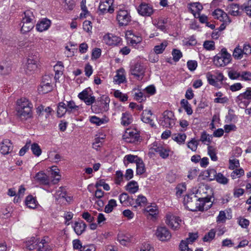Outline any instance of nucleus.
<instances>
[{"instance_id": "obj_1", "label": "nucleus", "mask_w": 251, "mask_h": 251, "mask_svg": "<svg viewBox=\"0 0 251 251\" xmlns=\"http://www.w3.org/2000/svg\"><path fill=\"white\" fill-rule=\"evenodd\" d=\"M211 198L204 197L197 199L196 196L191 195L185 196L183 203L186 207L192 211H203L208 209L212 205Z\"/></svg>"}, {"instance_id": "obj_2", "label": "nucleus", "mask_w": 251, "mask_h": 251, "mask_svg": "<svg viewBox=\"0 0 251 251\" xmlns=\"http://www.w3.org/2000/svg\"><path fill=\"white\" fill-rule=\"evenodd\" d=\"M32 104L26 98H23L17 101L16 115L22 121L32 117Z\"/></svg>"}, {"instance_id": "obj_3", "label": "nucleus", "mask_w": 251, "mask_h": 251, "mask_svg": "<svg viewBox=\"0 0 251 251\" xmlns=\"http://www.w3.org/2000/svg\"><path fill=\"white\" fill-rule=\"evenodd\" d=\"M26 247L29 250H36V251H50V248L45 240H40L35 237H31L26 241Z\"/></svg>"}, {"instance_id": "obj_4", "label": "nucleus", "mask_w": 251, "mask_h": 251, "mask_svg": "<svg viewBox=\"0 0 251 251\" xmlns=\"http://www.w3.org/2000/svg\"><path fill=\"white\" fill-rule=\"evenodd\" d=\"M35 22V16L32 10H28L24 12V17L22 19L21 32L26 33L30 31L34 27Z\"/></svg>"}, {"instance_id": "obj_5", "label": "nucleus", "mask_w": 251, "mask_h": 251, "mask_svg": "<svg viewBox=\"0 0 251 251\" xmlns=\"http://www.w3.org/2000/svg\"><path fill=\"white\" fill-rule=\"evenodd\" d=\"M39 60V54L38 52L31 53L25 66V73L27 74H31L34 72L38 67Z\"/></svg>"}, {"instance_id": "obj_6", "label": "nucleus", "mask_w": 251, "mask_h": 251, "mask_svg": "<svg viewBox=\"0 0 251 251\" xmlns=\"http://www.w3.org/2000/svg\"><path fill=\"white\" fill-rule=\"evenodd\" d=\"M231 60V55L227 52L226 49L223 48L221 52L214 57V64L217 67H223L228 64Z\"/></svg>"}, {"instance_id": "obj_7", "label": "nucleus", "mask_w": 251, "mask_h": 251, "mask_svg": "<svg viewBox=\"0 0 251 251\" xmlns=\"http://www.w3.org/2000/svg\"><path fill=\"white\" fill-rule=\"evenodd\" d=\"M52 90V76L50 75H45L43 76L38 88V92L41 94H45L50 92Z\"/></svg>"}, {"instance_id": "obj_8", "label": "nucleus", "mask_w": 251, "mask_h": 251, "mask_svg": "<svg viewBox=\"0 0 251 251\" xmlns=\"http://www.w3.org/2000/svg\"><path fill=\"white\" fill-rule=\"evenodd\" d=\"M116 19L120 26H125L130 21V16L127 10L121 9L117 13Z\"/></svg>"}, {"instance_id": "obj_9", "label": "nucleus", "mask_w": 251, "mask_h": 251, "mask_svg": "<svg viewBox=\"0 0 251 251\" xmlns=\"http://www.w3.org/2000/svg\"><path fill=\"white\" fill-rule=\"evenodd\" d=\"M165 222L171 228L176 230L179 227L182 221L179 217L169 213L167 214Z\"/></svg>"}, {"instance_id": "obj_10", "label": "nucleus", "mask_w": 251, "mask_h": 251, "mask_svg": "<svg viewBox=\"0 0 251 251\" xmlns=\"http://www.w3.org/2000/svg\"><path fill=\"white\" fill-rule=\"evenodd\" d=\"M140 135L136 131H132L127 129L123 135V139L127 143H135L138 142L140 139Z\"/></svg>"}, {"instance_id": "obj_11", "label": "nucleus", "mask_w": 251, "mask_h": 251, "mask_svg": "<svg viewBox=\"0 0 251 251\" xmlns=\"http://www.w3.org/2000/svg\"><path fill=\"white\" fill-rule=\"evenodd\" d=\"M155 235L157 238L162 241H166L171 238V234L169 230L165 226L158 227L156 230Z\"/></svg>"}, {"instance_id": "obj_12", "label": "nucleus", "mask_w": 251, "mask_h": 251, "mask_svg": "<svg viewBox=\"0 0 251 251\" xmlns=\"http://www.w3.org/2000/svg\"><path fill=\"white\" fill-rule=\"evenodd\" d=\"M174 115L171 111L166 110L163 113V120L161 124L166 127H171L175 125Z\"/></svg>"}, {"instance_id": "obj_13", "label": "nucleus", "mask_w": 251, "mask_h": 251, "mask_svg": "<svg viewBox=\"0 0 251 251\" xmlns=\"http://www.w3.org/2000/svg\"><path fill=\"white\" fill-rule=\"evenodd\" d=\"M114 0H101L99 5V10L102 14L105 13H112L114 8L112 6Z\"/></svg>"}, {"instance_id": "obj_14", "label": "nucleus", "mask_w": 251, "mask_h": 251, "mask_svg": "<svg viewBox=\"0 0 251 251\" xmlns=\"http://www.w3.org/2000/svg\"><path fill=\"white\" fill-rule=\"evenodd\" d=\"M212 15L215 19L220 20L221 22L229 24L231 22V20L228 17L227 13L225 12L221 9H216L212 12Z\"/></svg>"}, {"instance_id": "obj_15", "label": "nucleus", "mask_w": 251, "mask_h": 251, "mask_svg": "<svg viewBox=\"0 0 251 251\" xmlns=\"http://www.w3.org/2000/svg\"><path fill=\"white\" fill-rule=\"evenodd\" d=\"M131 74L138 79H141L145 73V68L140 63H136L130 69Z\"/></svg>"}, {"instance_id": "obj_16", "label": "nucleus", "mask_w": 251, "mask_h": 251, "mask_svg": "<svg viewBox=\"0 0 251 251\" xmlns=\"http://www.w3.org/2000/svg\"><path fill=\"white\" fill-rule=\"evenodd\" d=\"M139 14L143 16H150L153 13L151 5L146 3H142L138 8Z\"/></svg>"}, {"instance_id": "obj_17", "label": "nucleus", "mask_w": 251, "mask_h": 251, "mask_svg": "<svg viewBox=\"0 0 251 251\" xmlns=\"http://www.w3.org/2000/svg\"><path fill=\"white\" fill-rule=\"evenodd\" d=\"M152 153H157L160 157L163 159L167 158L169 155L170 150L164 148L161 145L157 146L153 145V147L151 149V152Z\"/></svg>"}, {"instance_id": "obj_18", "label": "nucleus", "mask_w": 251, "mask_h": 251, "mask_svg": "<svg viewBox=\"0 0 251 251\" xmlns=\"http://www.w3.org/2000/svg\"><path fill=\"white\" fill-rule=\"evenodd\" d=\"M13 150L12 144L9 139H4L0 143V151L4 154H8Z\"/></svg>"}, {"instance_id": "obj_19", "label": "nucleus", "mask_w": 251, "mask_h": 251, "mask_svg": "<svg viewBox=\"0 0 251 251\" xmlns=\"http://www.w3.org/2000/svg\"><path fill=\"white\" fill-rule=\"evenodd\" d=\"M104 42L109 45L113 46L117 45L121 40V39L116 36L111 34H107L103 37Z\"/></svg>"}, {"instance_id": "obj_20", "label": "nucleus", "mask_w": 251, "mask_h": 251, "mask_svg": "<svg viewBox=\"0 0 251 251\" xmlns=\"http://www.w3.org/2000/svg\"><path fill=\"white\" fill-rule=\"evenodd\" d=\"M50 182L53 184L57 183L61 179V175L59 174V169L55 166L51 168L50 176Z\"/></svg>"}, {"instance_id": "obj_21", "label": "nucleus", "mask_w": 251, "mask_h": 251, "mask_svg": "<svg viewBox=\"0 0 251 251\" xmlns=\"http://www.w3.org/2000/svg\"><path fill=\"white\" fill-rule=\"evenodd\" d=\"M35 181L41 184L49 185L50 180L48 178L47 176L43 172H39L37 173L34 177Z\"/></svg>"}, {"instance_id": "obj_22", "label": "nucleus", "mask_w": 251, "mask_h": 251, "mask_svg": "<svg viewBox=\"0 0 251 251\" xmlns=\"http://www.w3.org/2000/svg\"><path fill=\"white\" fill-rule=\"evenodd\" d=\"M226 10L228 14L233 16H238L241 15L239 5L236 4L232 3L228 5Z\"/></svg>"}, {"instance_id": "obj_23", "label": "nucleus", "mask_w": 251, "mask_h": 251, "mask_svg": "<svg viewBox=\"0 0 251 251\" xmlns=\"http://www.w3.org/2000/svg\"><path fill=\"white\" fill-rule=\"evenodd\" d=\"M50 25V20L47 19H44L36 25V28L38 31L43 32L47 30Z\"/></svg>"}, {"instance_id": "obj_24", "label": "nucleus", "mask_w": 251, "mask_h": 251, "mask_svg": "<svg viewBox=\"0 0 251 251\" xmlns=\"http://www.w3.org/2000/svg\"><path fill=\"white\" fill-rule=\"evenodd\" d=\"M86 225L83 222H76L75 223L74 229L75 232L78 235H81L85 230Z\"/></svg>"}, {"instance_id": "obj_25", "label": "nucleus", "mask_w": 251, "mask_h": 251, "mask_svg": "<svg viewBox=\"0 0 251 251\" xmlns=\"http://www.w3.org/2000/svg\"><path fill=\"white\" fill-rule=\"evenodd\" d=\"M25 203L29 208L34 209L36 207L38 202L35 198L31 195H29L26 197Z\"/></svg>"}, {"instance_id": "obj_26", "label": "nucleus", "mask_w": 251, "mask_h": 251, "mask_svg": "<svg viewBox=\"0 0 251 251\" xmlns=\"http://www.w3.org/2000/svg\"><path fill=\"white\" fill-rule=\"evenodd\" d=\"M138 156L132 154L126 155L124 158V163L125 166H127L129 163H135L138 161V160H140Z\"/></svg>"}, {"instance_id": "obj_27", "label": "nucleus", "mask_w": 251, "mask_h": 251, "mask_svg": "<svg viewBox=\"0 0 251 251\" xmlns=\"http://www.w3.org/2000/svg\"><path fill=\"white\" fill-rule=\"evenodd\" d=\"M152 113L151 110H145L143 112L141 119L145 123L153 126L152 120L151 119Z\"/></svg>"}, {"instance_id": "obj_28", "label": "nucleus", "mask_w": 251, "mask_h": 251, "mask_svg": "<svg viewBox=\"0 0 251 251\" xmlns=\"http://www.w3.org/2000/svg\"><path fill=\"white\" fill-rule=\"evenodd\" d=\"M65 105L67 112L69 113H75L79 109V106L73 101H66Z\"/></svg>"}, {"instance_id": "obj_29", "label": "nucleus", "mask_w": 251, "mask_h": 251, "mask_svg": "<svg viewBox=\"0 0 251 251\" xmlns=\"http://www.w3.org/2000/svg\"><path fill=\"white\" fill-rule=\"evenodd\" d=\"M123 71V70H120L117 71L116 75L113 78V82L115 84H121L125 81L126 77Z\"/></svg>"}, {"instance_id": "obj_30", "label": "nucleus", "mask_w": 251, "mask_h": 251, "mask_svg": "<svg viewBox=\"0 0 251 251\" xmlns=\"http://www.w3.org/2000/svg\"><path fill=\"white\" fill-rule=\"evenodd\" d=\"M147 202L148 201L147 198L145 196L142 195H140L137 197V198L136 199V205H134L133 207L135 208H136L138 206L144 207L147 205Z\"/></svg>"}, {"instance_id": "obj_31", "label": "nucleus", "mask_w": 251, "mask_h": 251, "mask_svg": "<svg viewBox=\"0 0 251 251\" xmlns=\"http://www.w3.org/2000/svg\"><path fill=\"white\" fill-rule=\"evenodd\" d=\"M132 122V116L128 113L125 112L122 114L121 124L124 126H128Z\"/></svg>"}, {"instance_id": "obj_32", "label": "nucleus", "mask_w": 251, "mask_h": 251, "mask_svg": "<svg viewBox=\"0 0 251 251\" xmlns=\"http://www.w3.org/2000/svg\"><path fill=\"white\" fill-rule=\"evenodd\" d=\"M126 190L131 194L135 193L138 190V185L137 182L131 181L126 186Z\"/></svg>"}, {"instance_id": "obj_33", "label": "nucleus", "mask_w": 251, "mask_h": 251, "mask_svg": "<svg viewBox=\"0 0 251 251\" xmlns=\"http://www.w3.org/2000/svg\"><path fill=\"white\" fill-rule=\"evenodd\" d=\"M66 193L62 187H60L58 190L56 191L54 194V197L57 201L62 199L66 201H68L66 197Z\"/></svg>"}, {"instance_id": "obj_34", "label": "nucleus", "mask_w": 251, "mask_h": 251, "mask_svg": "<svg viewBox=\"0 0 251 251\" xmlns=\"http://www.w3.org/2000/svg\"><path fill=\"white\" fill-rule=\"evenodd\" d=\"M217 173L213 169H208L203 173V175L210 181L214 180Z\"/></svg>"}, {"instance_id": "obj_35", "label": "nucleus", "mask_w": 251, "mask_h": 251, "mask_svg": "<svg viewBox=\"0 0 251 251\" xmlns=\"http://www.w3.org/2000/svg\"><path fill=\"white\" fill-rule=\"evenodd\" d=\"M118 241L121 245L126 246L131 242V239L126 235L119 234L118 236Z\"/></svg>"}, {"instance_id": "obj_36", "label": "nucleus", "mask_w": 251, "mask_h": 251, "mask_svg": "<svg viewBox=\"0 0 251 251\" xmlns=\"http://www.w3.org/2000/svg\"><path fill=\"white\" fill-rule=\"evenodd\" d=\"M67 112L65 103L63 102H59L57 107V114L59 117H61Z\"/></svg>"}, {"instance_id": "obj_37", "label": "nucleus", "mask_w": 251, "mask_h": 251, "mask_svg": "<svg viewBox=\"0 0 251 251\" xmlns=\"http://www.w3.org/2000/svg\"><path fill=\"white\" fill-rule=\"evenodd\" d=\"M186 138V136L184 133H177L173 134V139L179 144L184 143Z\"/></svg>"}, {"instance_id": "obj_38", "label": "nucleus", "mask_w": 251, "mask_h": 251, "mask_svg": "<svg viewBox=\"0 0 251 251\" xmlns=\"http://www.w3.org/2000/svg\"><path fill=\"white\" fill-rule=\"evenodd\" d=\"M232 55L236 59H241L243 57L244 54L242 47L239 46L236 47L233 52Z\"/></svg>"}, {"instance_id": "obj_39", "label": "nucleus", "mask_w": 251, "mask_h": 251, "mask_svg": "<svg viewBox=\"0 0 251 251\" xmlns=\"http://www.w3.org/2000/svg\"><path fill=\"white\" fill-rule=\"evenodd\" d=\"M136 165V174L140 175L145 172V168L143 160L141 159L137 162Z\"/></svg>"}, {"instance_id": "obj_40", "label": "nucleus", "mask_w": 251, "mask_h": 251, "mask_svg": "<svg viewBox=\"0 0 251 251\" xmlns=\"http://www.w3.org/2000/svg\"><path fill=\"white\" fill-rule=\"evenodd\" d=\"M167 45V41H164L160 45L155 46L153 49L154 52L156 54L162 53Z\"/></svg>"}, {"instance_id": "obj_41", "label": "nucleus", "mask_w": 251, "mask_h": 251, "mask_svg": "<svg viewBox=\"0 0 251 251\" xmlns=\"http://www.w3.org/2000/svg\"><path fill=\"white\" fill-rule=\"evenodd\" d=\"M116 206V201L114 199H111L109 201L108 204L105 206L104 211L107 213H109L112 212L114 207Z\"/></svg>"}, {"instance_id": "obj_42", "label": "nucleus", "mask_w": 251, "mask_h": 251, "mask_svg": "<svg viewBox=\"0 0 251 251\" xmlns=\"http://www.w3.org/2000/svg\"><path fill=\"white\" fill-rule=\"evenodd\" d=\"M251 98V89H248L244 93L240 94L237 97V100L242 101L243 99L249 100Z\"/></svg>"}, {"instance_id": "obj_43", "label": "nucleus", "mask_w": 251, "mask_h": 251, "mask_svg": "<svg viewBox=\"0 0 251 251\" xmlns=\"http://www.w3.org/2000/svg\"><path fill=\"white\" fill-rule=\"evenodd\" d=\"M119 200L121 203H126V201L129 202L131 206L133 204L131 203V200L133 201L132 198H130L128 195L125 193L121 194L119 196Z\"/></svg>"}, {"instance_id": "obj_44", "label": "nucleus", "mask_w": 251, "mask_h": 251, "mask_svg": "<svg viewBox=\"0 0 251 251\" xmlns=\"http://www.w3.org/2000/svg\"><path fill=\"white\" fill-rule=\"evenodd\" d=\"M145 210L149 213V215L153 217L156 216L158 213V210L156 205H150L147 206Z\"/></svg>"}, {"instance_id": "obj_45", "label": "nucleus", "mask_w": 251, "mask_h": 251, "mask_svg": "<svg viewBox=\"0 0 251 251\" xmlns=\"http://www.w3.org/2000/svg\"><path fill=\"white\" fill-rule=\"evenodd\" d=\"M90 122L92 123L95 124L98 126H100L102 124L106 123L107 122V120L106 119H100L99 117L94 116L91 117Z\"/></svg>"}, {"instance_id": "obj_46", "label": "nucleus", "mask_w": 251, "mask_h": 251, "mask_svg": "<svg viewBox=\"0 0 251 251\" xmlns=\"http://www.w3.org/2000/svg\"><path fill=\"white\" fill-rule=\"evenodd\" d=\"M216 231L215 229H212L210 230L205 236L203 237V241L204 242H210L212 241L215 236Z\"/></svg>"}, {"instance_id": "obj_47", "label": "nucleus", "mask_w": 251, "mask_h": 251, "mask_svg": "<svg viewBox=\"0 0 251 251\" xmlns=\"http://www.w3.org/2000/svg\"><path fill=\"white\" fill-rule=\"evenodd\" d=\"M31 150L33 154L36 156H39L41 154L42 150L39 145L37 143H33L31 145Z\"/></svg>"}, {"instance_id": "obj_48", "label": "nucleus", "mask_w": 251, "mask_h": 251, "mask_svg": "<svg viewBox=\"0 0 251 251\" xmlns=\"http://www.w3.org/2000/svg\"><path fill=\"white\" fill-rule=\"evenodd\" d=\"M215 179L218 182L223 184H226L228 182L227 178L221 173H218Z\"/></svg>"}, {"instance_id": "obj_49", "label": "nucleus", "mask_w": 251, "mask_h": 251, "mask_svg": "<svg viewBox=\"0 0 251 251\" xmlns=\"http://www.w3.org/2000/svg\"><path fill=\"white\" fill-rule=\"evenodd\" d=\"M199 142V141L198 140H196L194 139H192L190 142L188 143L187 147L192 151H196L197 149Z\"/></svg>"}, {"instance_id": "obj_50", "label": "nucleus", "mask_w": 251, "mask_h": 251, "mask_svg": "<svg viewBox=\"0 0 251 251\" xmlns=\"http://www.w3.org/2000/svg\"><path fill=\"white\" fill-rule=\"evenodd\" d=\"M206 78L208 83L213 86H216L218 85L217 82L216 80L215 76L212 75L210 73H208L206 74Z\"/></svg>"}, {"instance_id": "obj_51", "label": "nucleus", "mask_w": 251, "mask_h": 251, "mask_svg": "<svg viewBox=\"0 0 251 251\" xmlns=\"http://www.w3.org/2000/svg\"><path fill=\"white\" fill-rule=\"evenodd\" d=\"M64 69V66L63 63L61 62H58L54 66V70L55 72V76L56 75H59L62 74Z\"/></svg>"}, {"instance_id": "obj_52", "label": "nucleus", "mask_w": 251, "mask_h": 251, "mask_svg": "<svg viewBox=\"0 0 251 251\" xmlns=\"http://www.w3.org/2000/svg\"><path fill=\"white\" fill-rule=\"evenodd\" d=\"M244 174V171L242 169L234 170L231 174L232 179L239 178Z\"/></svg>"}, {"instance_id": "obj_53", "label": "nucleus", "mask_w": 251, "mask_h": 251, "mask_svg": "<svg viewBox=\"0 0 251 251\" xmlns=\"http://www.w3.org/2000/svg\"><path fill=\"white\" fill-rule=\"evenodd\" d=\"M200 141L204 144H208L211 142L210 137L206 132L204 131L201 133Z\"/></svg>"}, {"instance_id": "obj_54", "label": "nucleus", "mask_w": 251, "mask_h": 251, "mask_svg": "<svg viewBox=\"0 0 251 251\" xmlns=\"http://www.w3.org/2000/svg\"><path fill=\"white\" fill-rule=\"evenodd\" d=\"M110 102V100L108 97H105V99H102L100 101V104L101 105V110L104 111H106L108 109L109 107V103Z\"/></svg>"}, {"instance_id": "obj_55", "label": "nucleus", "mask_w": 251, "mask_h": 251, "mask_svg": "<svg viewBox=\"0 0 251 251\" xmlns=\"http://www.w3.org/2000/svg\"><path fill=\"white\" fill-rule=\"evenodd\" d=\"M203 46L206 50H211L215 49V43L213 41H206Z\"/></svg>"}, {"instance_id": "obj_56", "label": "nucleus", "mask_w": 251, "mask_h": 251, "mask_svg": "<svg viewBox=\"0 0 251 251\" xmlns=\"http://www.w3.org/2000/svg\"><path fill=\"white\" fill-rule=\"evenodd\" d=\"M114 95L116 98H119L122 101H126L128 99L127 95L123 94L119 90L115 91Z\"/></svg>"}, {"instance_id": "obj_57", "label": "nucleus", "mask_w": 251, "mask_h": 251, "mask_svg": "<svg viewBox=\"0 0 251 251\" xmlns=\"http://www.w3.org/2000/svg\"><path fill=\"white\" fill-rule=\"evenodd\" d=\"M208 154L212 160L214 161L217 160L218 158L215 151L212 147H208Z\"/></svg>"}, {"instance_id": "obj_58", "label": "nucleus", "mask_w": 251, "mask_h": 251, "mask_svg": "<svg viewBox=\"0 0 251 251\" xmlns=\"http://www.w3.org/2000/svg\"><path fill=\"white\" fill-rule=\"evenodd\" d=\"M187 66L190 71H194L196 69L198 63L195 60H189L187 63Z\"/></svg>"}, {"instance_id": "obj_59", "label": "nucleus", "mask_w": 251, "mask_h": 251, "mask_svg": "<svg viewBox=\"0 0 251 251\" xmlns=\"http://www.w3.org/2000/svg\"><path fill=\"white\" fill-rule=\"evenodd\" d=\"M172 55L175 61H178L182 56L181 52L179 50L176 49H174L173 50Z\"/></svg>"}, {"instance_id": "obj_60", "label": "nucleus", "mask_w": 251, "mask_h": 251, "mask_svg": "<svg viewBox=\"0 0 251 251\" xmlns=\"http://www.w3.org/2000/svg\"><path fill=\"white\" fill-rule=\"evenodd\" d=\"M104 137H98L95 139V141L93 144V148L94 149H97V148L100 147L103 141Z\"/></svg>"}, {"instance_id": "obj_61", "label": "nucleus", "mask_w": 251, "mask_h": 251, "mask_svg": "<svg viewBox=\"0 0 251 251\" xmlns=\"http://www.w3.org/2000/svg\"><path fill=\"white\" fill-rule=\"evenodd\" d=\"M229 169L230 170H234L235 168L238 167L240 165L239 160L236 159H229Z\"/></svg>"}, {"instance_id": "obj_62", "label": "nucleus", "mask_w": 251, "mask_h": 251, "mask_svg": "<svg viewBox=\"0 0 251 251\" xmlns=\"http://www.w3.org/2000/svg\"><path fill=\"white\" fill-rule=\"evenodd\" d=\"M188 244L186 241L182 240L179 245L180 251H192L188 246Z\"/></svg>"}, {"instance_id": "obj_63", "label": "nucleus", "mask_w": 251, "mask_h": 251, "mask_svg": "<svg viewBox=\"0 0 251 251\" xmlns=\"http://www.w3.org/2000/svg\"><path fill=\"white\" fill-rule=\"evenodd\" d=\"M101 55V50L99 48L94 49L92 52V59H97Z\"/></svg>"}, {"instance_id": "obj_64", "label": "nucleus", "mask_w": 251, "mask_h": 251, "mask_svg": "<svg viewBox=\"0 0 251 251\" xmlns=\"http://www.w3.org/2000/svg\"><path fill=\"white\" fill-rule=\"evenodd\" d=\"M242 48L244 55L248 56L251 54V46L249 44H245Z\"/></svg>"}]
</instances>
